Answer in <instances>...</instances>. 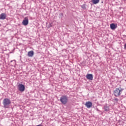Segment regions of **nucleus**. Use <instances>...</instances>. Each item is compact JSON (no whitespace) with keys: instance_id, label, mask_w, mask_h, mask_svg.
I'll list each match as a JSON object with an SVG mask.
<instances>
[{"instance_id":"nucleus-4","label":"nucleus","mask_w":126,"mask_h":126,"mask_svg":"<svg viewBox=\"0 0 126 126\" xmlns=\"http://www.w3.org/2000/svg\"><path fill=\"white\" fill-rule=\"evenodd\" d=\"M19 90L20 92H24L25 91V86L22 84H20L18 85Z\"/></svg>"},{"instance_id":"nucleus-16","label":"nucleus","mask_w":126,"mask_h":126,"mask_svg":"<svg viewBox=\"0 0 126 126\" xmlns=\"http://www.w3.org/2000/svg\"><path fill=\"white\" fill-rule=\"evenodd\" d=\"M97 111H99V109H97Z\"/></svg>"},{"instance_id":"nucleus-14","label":"nucleus","mask_w":126,"mask_h":126,"mask_svg":"<svg viewBox=\"0 0 126 126\" xmlns=\"http://www.w3.org/2000/svg\"><path fill=\"white\" fill-rule=\"evenodd\" d=\"M50 27H53V24H49V25L48 26V28H50Z\"/></svg>"},{"instance_id":"nucleus-17","label":"nucleus","mask_w":126,"mask_h":126,"mask_svg":"<svg viewBox=\"0 0 126 126\" xmlns=\"http://www.w3.org/2000/svg\"><path fill=\"white\" fill-rule=\"evenodd\" d=\"M11 63H12V61H11Z\"/></svg>"},{"instance_id":"nucleus-2","label":"nucleus","mask_w":126,"mask_h":126,"mask_svg":"<svg viewBox=\"0 0 126 126\" xmlns=\"http://www.w3.org/2000/svg\"><path fill=\"white\" fill-rule=\"evenodd\" d=\"M2 103L4 109H9L10 104H11V100L9 98H6L3 100Z\"/></svg>"},{"instance_id":"nucleus-3","label":"nucleus","mask_w":126,"mask_h":126,"mask_svg":"<svg viewBox=\"0 0 126 126\" xmlns=\"http://www.w3.org/2000/svg\"><path fill=\"white\" fill-rule=\"evenodd\" d=\"M60 102L63 105H65L68 102V96L66 95H63L60 98Z\"/></svg>"},{"instance_id":"nucleus-6","label":"nucleus","mask_w":126,"mask_h":126,"mask_svg":"<svg viewBox=\"0 0 126 126\" xmlns=\"http://www.w3.org/2000/svg\"><path fill=\"white\" fill-rule=\"evenodd\" d=\"M103 109L105 112H109V111H110V105L107 104H105L103 106Z\"/></svg>"},{"instance_id":"nucleus-5","label":"nucleus","mask_w":126,"mask_h":126,"mask_svg":"<svg viewBox=\"0 0 126 126\" xmlns=\"http://www.w3.org/2000/svg\"><path fill=\"white\" fill-rule=\"evenodd\" d=\"M29 23V20L28 19V18L25 17L22 22L23 25H24V26H27V25H28Z\"/></svg>"},{"instance_id":"nucleus-11","label":"nucleus","mask_w":126,"mask_h":126,"mask_svg":"<svg viewBox=\"0 0 126 126\" xmlns=\"http://www.w3.org/2000/svg\"><path fill=\"white\" fill-rule=\"evenodd\" d=\"M28 56L29 57H33V56H34V51L32 50V51L29 52L28 53Z\"/></svg>"},{"instance_id":"nucleus-13","label":"nucleus","mask_w":126,"mask_h":126,"mask_svg":"<svg viewBox=\"0 0 126 126\" xmlns=\"http://www.w3.org/2000/svg\"><path fill=\"white\" fill-rule=\"evenodd\" d=\"M82 8H83V9H85L86 8V7L85 6V5L83 4L81 6Z\"/></svg>"},{"instance_id":"nucleus-15","label":"nucleus","mask_w":126,"mask_h":126,"mask_svg":"<svg viewBox=\"0 0 126 126\" xmlns=\"http://www.w3.org/2000/svg\"><path fill=\"white\" fill-rule=\"evenodd\" d=\"M115 101H116V102H118V101H119V99L118 98H115Z\"/></svg>"},{"instance_id":"nucleus-7","label":"nucleus","mask_w":126,"mask_h":126,"mask_svg":"<svg viewBox=\"0 0 126 126\" xmlns=\"http://www.w3.org/2000/svg\"><path fill=\"white\" fill-rule=\"evenodd\" d=\"M6 18V13H1L0 14V19L1 20H4Z\"/></svg>"},{"instance_id":"nucleus-10","label":"nucleus","mask_w":126,"mask_h":126,"mask_svg":"<svg viewBox=\"0 0 126 126\" xmlns=\"http://www.w3.org/2000/svg\"><path fill=\"white\" fill-rule=\"evenodd\" d=\"M86 78L89 80H93V75L92 74H88L86 75Z\"/></svg>"},{"instance_id":"nucleus-1","label":"nucleus","mask_w":126,"mask_h":126,"mask_svg":"<svg viewBox=\"0 0 126 126\" xmlns=\"http://www.w3.org/2000/svg\"><path fill=\"white\" fill-rule=\"evenodd\" d=\"M123 91H124V89L122 88L121 86L119 88H116L113 92V94L115 97H120L121 96V94L123 93Z\"/></svg>"},{"instance_id":"nucleus-12","label":"nucleus","mask_w":126,"mask_h":126,"mask_svg":"<svg viewBox=\"0 0 126 126\" xmlns=\"http://www.w3.org/2000/svg\"><path fill=\"white\" fill-rule=\"evenodd\" d=\"M99 1L100 0H92V2L94 3V4H97V3H99Z\"/></svg>"},{"instance_id":"nucleus-9","label":"nucleus","mask_w":126,"mask_h":126,"mask_svg":"<svg viewBox=\"0 0 126 126\" xmlns=\"http://www.w3.org/2000/svg\"><path fill=\"white\" fill-rule=\"evenodd\" d=\"M85 106H87V108L89 109L92 107V102L90 101L86 102L85 103Z\"/></svg>"},{"instance_id":"nucleus-8","label":"nucleus","mask_w":126,"mask_h":126,"mask_svg":"<svg viewBox=\"0 0 126 126\" xmlns=\"http://www.w3.org/2000/svg\"><path fill=\"white\" fill-rule=\"evenodd\" d=\"M118 26L114 23L110 24V29L111 30H115V29H117Z\"/></svg>"}]
</instances>
